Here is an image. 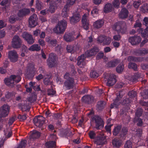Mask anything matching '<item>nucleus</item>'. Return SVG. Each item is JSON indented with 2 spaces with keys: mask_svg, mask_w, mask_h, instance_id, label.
<instances>
[{
  "mask_svg": "<svg viewBox=\"0 0 148 148\" xmlns=\"http://www.w3.org/2000/svg\"><path fill=\"white\" fill-rule=\"evenodd\" d=\"M67 25V23L64 20L59 21L55 27L53 29V31L57 34H63L65 32Z\"/></svg>",
  "mask_w": 148,
  "mask_h": 148,
  "instance_id": "nucleus-1",
  "label": "nucleus"
},
{
  "mask_svg": "<svg viewBox=\"0 0 148 148\" xmlns=\"http://www.w3.org/2000/svg\"><path fill=\"white\" fill-rule=\"evenodd\" d=\"M114 30L116 31L118 34H124L127 32V25L126 23L120 21L115 23L112 27Z\"/></svg>",
  "mask_w": 148,
  "mask_h": 148,
  "instance_id": "nucleus-2",
  "label": "nucleus"
},
{
  "mask_svg": "<svg viewBox=\"0 0 148 148\" xmlns=\"http://www.w3.org/2000/svg\"><path fill=\"white\" fill-rule=\"evenodd\" d=\"M35 64L33 62L29 63L27 67V72L25 77L28 79H32L35 75Z\"/></svg>",
  "mask_w": 148,
  "mask_h": 148,
  "instance_id": "nucleus-3",
  "label": "nucleus"
},
{
  "mask_svg": "<svg viewBox=\"0 0 148 148\" xmlns=\"http://www.w3.org/2000/svg\"><path fill=\"white\" fill-rule=\"evenodd\" d=\"M58 58L56 55L52 53L49 55V57L47 60V65L50 68L56 66L58 64Z\"/></svg>",
  "mask_w": 148,
  "mask_h": 148,
  "instance_id": "nucleus-4",
  "label": "nucleus"
},
{
  "mask_svg": "<svg viewBox=\"0 0 148 148\" xmlns=\"http://www.w3.org/2000/svg\"><path fill=\"white\" fill-rule=\"evenodd\" d=\"M11 45L14 49H18L21 48L22 41L20 37L17 35L14 36L11 42Z\"/></svg>",
  "mask_w": 148,
  "mask_h": 148,
  "instance_id": "nucleus-5",
  "label": "nucleus"
},
{
  "mask_svg": "<svg viewBox=\"0 0 148 148\" xmlns=\"http://www.w3.org/2000/svg\"><path fill=\"white\" fill-rule=\"evenodd\" d=\"M10 110V107L4 104L0 108V117H5L8 116Z\"/></svg>",
  "mask_w": 148,
  "mask_h": 148,
  "instance_id": "nucleus-6",
  "label": "nucleus"
},
{
  "mask_svg": "<svg viewBox=\"0 0 148 148\" xmlns=\"http://www.w3.org/2000/svg\"><path fill=\"white\" fill-rule=\"evenodd\" d=\"M33 121L36 126L40 127L45 123V118L42 116H37L34 118Z\"/></svg>",
  "mask_w": 148,
  "mask_h": 148,
  "instance_id": "nucleus-7",
  "label": "nucleus"
},
{
  "mask_svg": "<svg viewBox=\"0 0 148 148\" xmlns=\"http://www.w3.org/2000/svg\"><path fill=\"white\" fill-rule=\"evenodd\" d=\"M81 19V16L79 12H75L73 14V16L70 17L69 21L72 25H75L78 23Z\"/></svg>",
  "mask_w": 148,
  "mask_h": 148,
  "instance_id": "nucleus-8",
  "label": "nucleus"
},
{
  "mask_svg": "<svg viewBox=\"0 0 148 148\" xmlns=\"http://www.w3.org/2000/svg\"><path fill=\"white\" fill-rule=\"evenodd\" d=\"M38 17L37 15L34 14L31 16L28 19L29 26L31 27H34L38 24Z\"/></svg>",
  "mask_w": 148,
  "mask_h": 148,
  "instance_id": "nucleus-9",
  "label": "nucleus"
},
{
  "mask_svg": "<svg viewBox=\"0 0 148 148\" xmlns=\"http://www.w3.org/2000/svg\"><path fill=\"white\" fill-rule=\"evenodd\" d=\"M93 121H94L96 123V128L99 129L103 126V121L101 118L99 116H95L92 118Z\"/></svg>",
  "mask_w": 148,
  "mask_h": 148,
  "instance_id": "nucleus-10",
  "label": "nucleus"
},
{
  "mask_svg": "<svg viewBox=\"0 0 148 148\" xmlns=\"http://www.w3.org/2000/svg\"><path fill=\"white\" fill-rule=\"evenodd\" d=\"M141 41V37L137 35L130 37L128 38V41L133 45H137Z\"/></svg>",
  "mask_w": 148,
  "mask_h": 148,
  "instance_id": "nucleus-11",
  "label": "nucleus"
},
{
  "mask_svg": "<svg viewBox=\"0 0 148 148\" xmlns=\"http://www.w3.org/2000/svg\"><path fill=\"white\" fill-rule=\"evenodd\" d=\"M16 77L15 75H12L9 78H5L4 80L5 84L10 87H13L15 85L14 81Z\"/></svg>",
  "mask_w": 148,
  "mask_h": 148,
  "instance_id": "nucleus-12",
  "label": "nucleus"
},
{
  "mask_svg": "<svg viewBox=\"0 0 148 148\" xmlns=\"http://www.w3.org/2000/svg\"><path fill=\"white\" fill-rule=\"evenodd\" d=\"M22 37L24 38L30 45L33 44L34 42V39L33 38L32 35L27 32H24L22 35Z\"/></svg>",
  "mask_w": 148,
  "mask_h": 148,
  "instance_id": "nucleus-13",
  "label": "nucleus"
},
{
  "mask_svg": "<svg viewBox=\"0 0 148 148\" xmlns=\"http://www.w3.org/2000/svg\"><path fill=\"white\" fill-rule=\"evenodd\" d=\"M8 57L11 61L15 62L18 59V55L16 51L14 50L10 51L8 53Z\"/></svg>",
  "mask_w": 148,
  "mask_h": 148,
  "instance_id": "nucleus-14",
  "label": "nucleus"
},
{
  "mask_svg": "<svg viewBox=\"0 0 148 148\" xmlns=\"http://www.w3.org/2000/svg\"><path fill=\"white\" fill-rule=\"evenodd\" d=\"M86 57L84 55L79 56L77 58V64L80 67L83 68L85 65V62L84 61Z\"/></svg>",
  "mask_w": 148,
  "mask_h": 148,
  "instance_id": "nucleus-15",
  "label": "nucleus"
},
{
  "mask_svg": "<svg viewBox=\"0 0 148 148\" xmlns=\"http://www.w3.org/2000/svg\"><path fill=\"white\" fill-rule=\"evenodd\" d=\"M94 101V97L92 95H86L82 98V101L85 103L89 104Z\"/></svg>",
  "mask_w": 148,
  "mask_h": 148,
  "instance_id": "nucleus-16",
  "label": "nucleus"
},
{
  "mask_svg": "<svg viewBox=\"0 0 148 148\" xmlns=\"http://www.w3.org/2000/svg\"><path fill=\"white\" fill-rule=\"evenodd\" d=\"M123 97V96L121 95L120 93H119V95L117 96L115 99L114 100L113 103H112L110 105V108H112L114 106L117 108L118 106L120 105L121 102L120 101Z\"/></svg>",
  "mask_w": 148,
  "mask_h": 148,
  "instance_id": "nucleus-17",
  "label": "nucleus"
},
{
  "mask_svg": "<svg viewBox=\"0 0 148 148\" xmlns=\"http://www.w3.org/2000/svg\"><path fill=\"white\" fill-rule=\"evenodd\" d=\"M30 10L29 9H22L18 11L17 13V15L19 17H23L28 15L30 13Z\"/></svg>",
  "mask_w": 148,
  "mask_h": 148,
  "instance_id": "nucleus-18",
  "label": "nucleus"
},
{
  "mask_svg": "<svg viewBox=\"0 0 148 148\" xmlns=\"http://www.w3.org/2000/svg\"><path fill=\"white\" fill-rule=\"evenodd\" d=\"M82 26L85 30H88L89 28V21L87 19V16L86 14H84L82 16Z\"/></svg>",
  "mask_w": 148,
  "mask_h": 148,
  "instance_id": "nucleus-19",
  "label": "nucleus"
},
{
  "mask_svg": "<svg viewBox=\"0 0 148 148\" xmlns=\"http://www.w3.org/2000/svg\"><path fill=\"white\" fill-rule=\"evenodd\" d=\"M129 12L125 8H122L119 14V17L122 19L126 18L128 16Z\"/></svg>",
  "mask_w": 148,
  "mask_h": 148,
  "instance_id": "nucleus-20",
  "label": "nucleus"
},
{
  "mask_svg": "<svg viewBox=\"0 0 148 148\" xmlns=\"http://www.w3.org/2000/svg\"><path fill=\"white\" fill-rule=\"evenodd\" d=\"M136 56H142L148 53V50L144 48L136 50L134 52Z\"/></svg>",
  "mask_w": 148,
  "mask_h": 148,
  "instance_id": "nucleus-21",
  "label": "nucleus"
},
{
  "mask_svg": "<svg viewBox=\"0 0 148 148\" xmlns=\"http://www.w3.org/2000/svg\"><path fill=\"white\" fill-rule=\"evenodd\" d=\"M116 82V80L113 75H110L108 78L106 85L108 86H111L114 85Z\"/></svg>",
  "mask_w": 148,
  "mask_h": 148,
  "instance_id": "nucleus-22",
  "label": "nucleus"
},
{
  "mask_svg": "<svg viewBox=\"0 0 148 148\" xmlns=\"http://www.w3.org/2000/svg\"><path fill=\"white\" fill-rule=\"evenodd\" d=\"M99 49L97 47H94L90 50L87 51L86 52V56L88 57H90L95 55L99 51Z\"/></svg>",
  "mask_w": 148,
  "mask_h": 148,
  "instance_id": "nucleus-23",
  "label": "nucleus"
},
{
  "mask_svg": "<svg viewBox=\"0 0 148 148\" xmlns=\"http://www.w3.org/2000/svg\"><path fill=\"white\" fill-rule=\"evenodd\" d=\"M96 140L95 143L98 145H103L106 142V140L104 136H98Z\"/></svg>",
  "mask_w": 148,
  "mask_h": 148,
  "instance_id": "nucleus-24",
  "label": "nucleus"
},
{
  "mask_svg": "<svg viewBox=\"0 0 148 148\" xmlns=\"http://www.w3.org/2000/svg\"><path fill=\"white\" fill-rule=\"evenodd\" d=\"M64 85L65 86L69 89L72 88L74 85L73 79L69 78V79L66 80L64 82Z\"/></svg>",
  "mask_w": 148,
  "mask_h": 148,
  "instance_id": "nucleus-25",
  "label": "nucleus"
},
{
  "mask_svg": "<svg viewBox=\"0 0 148 148\" xmlns=\"http://www.w3.org/2000/svg\"><path fill=\"white\" fill-rule=\"evenodd\" d=\"M64 40L66 42H71L74 40V37L71 33H66L64 36Z\"/></svg>",
  "mask_w": 148,
  "mask_h": 148,
  "instance_id": "nucleus-26",
  "label": "nucleus"
},
{
  "mask_svg": "<svg viewBox=\"0 0 148 148\" xmlns=\"http://www.w3.org/2000/svg\"><path fill=\"white\" fill-rule=\"evenodd\" d=\"M40 136V133L36 130H34L30 132V135L29 136L30 139L34 140L38 138Z\"/></svg>",
  "mask_w": 148,
  "mask_h": 148,
  "instance_id": "nucleus-27",
  "label": "nucleus"
},
{
  "mask_svg": "<svg viewBox=\"0 0 148 148\" xmlns=\"http://www.w3.org/2000/svg\"><path fill=\"white\" fill-rule=\"evenodd\" d=\"M104 21L103 20H99L96 21L93 24V27L97 29L100 28L103 25Z\"/></svg>",
  "mask_w": 148,
  "mask_h": 148,
  "instance_id": "nucleus-28",
  "label": "nucleus"
},
{
  "mask_svg": "<svg viewBox=\"0 0 148 148\" xmlns=\"http://www.w3.org/2000/svg\"><path fill=\"white\" fill-rule=\"evenodd\" d=\"M132 102L131 99L126 97L123 99V100L121 101V103L123 106H128L130 105Z\"/></svg>",
  "mask_w": 148,
  "mask_h": 148,
  "instance_id": "nucleus-29",
  "label": "nucleus"
},
{
  "mask_svg": "<svg viewBox=\"0 0 148 148\" xmlns=\"http://www.w3.org/2000/svg\"><path fill=\"white\" fill-rule=\"evenodd\" d=\"M120 62L119 60L115 59L113 61L108 62L107 64L108 67H113L116 66L118 63Z\"/></svg>",
  "mask_w": 148,
  "mask_h": 148,
  "instance_id": "nucleus-30",
  "label": "nucleus"
},
{
  "mask_svg": "<svg viewBox=\"0 0 148 148\" xmlns=\"http://www.w3.org/2000/svg\"><path fill=\"white\" fill-rule=\"evenodd\" d=\"M112 143L113 147L116 148H119L122 144L121 140L116 138H114L112 140Z\"/></svg>",
  "mask_w": 148,
  "mask_h": 148,
  "instance_id": "nucleus-31",
  "label": "nucleus"
},
{
  "mask_svg": "<svg viewBox=\"0 0 148 148\" xmlns=\"http://www.w3.org/2000/svg\"><path fill=\"white\" fill-rule=\"evenodd\" d=\"M113 8L112 4L110 3H108L105 5L103 11L105 13H107L112 11Z\"/></svg>",
  "mask_w": 148,
  "mask_h": 148,
  "instance_id": "nucleus-32",
  "label": "nucleus"
},
{
  "mask_svg": "<svg viewBox=\"0 0 148 148\" xmlns=\"http://www.w3.org/2000/svg\"><path fill=\"white\" fill-rule=\"evenodd\" d=\"M121 127L122 125H118L115 126L112 132L113 135L115 136H117L119 133Z\"/></svg>",
  "mask_w": 148,
  "mask_h": 148,
  "instance_id": "nucleus-33",
  "label": "nucleus"
},
{
  "mask_svg": "<svg viewBox=\"0 0 148 148\" xmlns=\"http://www.w3.org/2000/svg\"><path fill=\"white\" fill-rule=\"evenodd\" d=\"M141 75L140 73H137L135 74L132 77V81L134 82L136 81H140L142 80V78L140 77Z\"/></svg>",
  "mask_w": 148,
  "mask_h": 148,
  "instance_id": "nucleus-34",
  "label": "nucleus"
},
{
  "mask_svg": "<svg viewBox=\"0 0 148 148\" xmlns=\"http://www.w3.org/2000/svg\"><path fill=\"white\" fill-rule=\"evenodd\" d=\"M37 97L36 93L35 92L31 94L30 97L27 98V100L31 103H33L36 101Z\"/></svg>",
  "mask_w": 148,
  "mask_h": 148,
  "instance_id": "nucleus-35",
  "label": "nucleus"
},
{
  "mask_svg": "<svg viewBox=\"0 0 148 148\" xmlns=\"http://www.w3.org/2000/svg\"><path fill=\"white\" fill-rule=\"evenodd\" d=\"M41 48L40 46L38 44H34L32 45L29 48V50L32 51H38L40 50Z\"/></svg>",
  "mask_w": 148,
  "mask_h": 148,
  "instance_id": "nucleus-36",
  "label": "nucleus"
},
{
  "mask_svg": "<svg viewBox=\"0 0 148 148\" xmlns=\"http://www.w3.org/2000/svg\"><path fill=\"white\" fill-rule=\"evenodd\" d=\"M106 102L104 101H99L97 102V107L99 110H101L105 107Z\"/></svg>",
  "mask_w": 148,
  "mask_h": 148,
  "instance_id": "nucleus-37",
  "label": "nucleus"
},
{
  "mask_svg": "<svg viewBox=\"0 0 148 148\" xmlns=\"http://www.w3.org/2000/svg\"><path fill=\"white\" fill-rule=\"evenodd\" d=\"M46 145L48 148H53L55 147L56 143L54 141H50L46 143Z\"/></svg>",
  "mask_w": 148,
  "mask_h": 148,
  "instance_id": "nucleus-38",
  "label": "nucleus"
},
{
  "mask_svg": "<svg viewBox=\"0 0 148 148\" xmlns=\"http://www.w3.org/2000/svg\"><path fill=\"white\" fill-rule=\"evenodd\" d=\"M134 122L137 123L138 126L139 127L141 126L143 124L142 119L138 117H135Z\"/></svg>",
  "mask_w": 148,
  "mask_h": 148,
  "instance_id": "nucleus-39",
  "label": "nucleus"
},
{
  "mask_svg": "<svg viewBox=\"0 0 148 148\" xmlns=\"http://www.w3.org/2000/svg\"><path fill=\"white\" fill-rule=\"evenodd\" d=\"M128 68L133 69L134 71H137V65L135 63L130 62L128 64Z\"/></svg>",
  "mask_w": 148,
  "mask_h": 148,
  "instance_id": "nucleus-40",
  "label": "nucleus"
},
{
  "mask_svg": "<svg viewBox=\"0 0 148 148\" xmlns=\"http://www.w3.org/2000/svg\"><path fill=\"white\" fill-rule=\"evenodd\" d=\"M124 69V66L123 64L122 63H121L116 67V71L118 73H120L123 71Z\"/></svg>",
  "mask_w": 148,
  "mask_h": 148,
  "instance_id": "nucleus-41",
  "label": "nucleus"
},
{
  "mask_svg": "<svg viewBox=\"0 0 148 148\" xmlns=\"http://www.w3.org/2000/svg\"><path fill=\"white\" fill-rule=\"evenodd\" d=\"M20 20L19 17H17L16 15H12L10 16L9 19V21L11 23H14L16 21Z\"/></svg>",
  "mask_w": 148,
  "mask_h": 148,
  "instance_id": "nucleus-42",
  "label": "nucleus"
},
{
  "mask_svg": "<svg viewBox=\"0 0 148 148\" xmlns=\"http://www.w3.org/2000/svg\"><path fill=\"white\" fill-rule=\"evenodd\" d=\"M43 3L39 0H37L36 3V8L40 10L43 8Z\"/></svg>",
  "mask_w": 148,
  "mask_h": 148,
  "instance_id": "nucleus-43",
  "label": "nucleus"
},
{
  "mask_svg": "<svg viewBox=\"0 0 148 148\" xmlns=\"http://www.w3.org/2000/svg\"><path fill=\"white\" fill-rule=\"evenodd\" d=\"M27 142L26 140H21L16 148H25L27 145Z\"/></svg>",
  "mask_w": 148,
  "mask_h": 148,
  "instance_id": "nucleus-44",
  "label": "nucleus"
},
{
  "mask_svg": "<svg viewBox=\"0 0 148 148\" xmlns=\"http://www.w3.org/2000/svg\"><path fill=\"white\" fill-rule=\"evenodd\" d=\"M141 34L142 37L145 38H147L148 37V27H146Z\"/></svg>",
  "mask_w": 148,
  "mask_h": 148,
  "instance_id": "nucleus-45",
  "label": "nucleus"
},
{
  "mask_svg": "<svg viewBox=\"0 0 148 148\" xmlns=\"http://www.w3.org/2000/svg\"><path fill=\"white\" fill-rule=\"evenodd\" d=\"M143 112V111L142 109L138 108L136 110L135 113V117H139L141 116Z\"/></svg>",
  "mask_w": 148,
  "mask_h": 148,
  "instance_id": "nucleus-46",
  "label": "nucleus"
},
{
  "mask_svg": "<svg viewBox=\"0 0 148 148\" xmlns=\"http://www.w3.org/2000/svg\"><path fill=\"white\" fill-rule=\"evenodd\" d=\"M129 98L131 99L135 97L136 95V92L133 90L130 91L128 94Z\"/></svg>",
  "mask_w": 148,
  "mask_h": 148,
  "instance_id": "nucleus-47",
  "label": "nucleus"
},
{
  "mask_svg": "<svg viewBox=\"0 0 148 148\" xmlns=\"http://www.w3.org/2000/svg\"><path fill=\"white\" fill-rule=\"evenodd\" d=\"M74 47L73 46L68 45L66 47V50L69 53H73L74 52Z\"/></svg>",
  "mask_w": 148,
  "mask_h": 148,
  "instance_id": "nucleus-48",
  "label": "nucleus"
},
{
  "mask_svg": "<svg viewBox=\"0 0 148 148\" xmlns=\"http://www.w3.org/2000/svg\"><path fill=\"white\" fill-rule=\"evenodd\" d=\"M132 143L129 140L127 141L124 145V148H132Z\"/></svg>",
  "mask_w": 148,
  "mask_h": 148,
  "instance_id": "nucleus-49",
  "label": "nucleus"
},
{
  "mask_svg": "<svg viewBox=\"0 0 148 148\" xmlns=\"http://www.w3.org/2000/svg\"><path fill=\"white\" fill-rule=\"evenodd\" d=\"M72 6L71 5L69 4L68 3H66V4L64 5L62 10L64 11L68 12L70 8Z\"/></svg>",
  "mask_w": 148,
  "mask_h": 148,
  "instance_id": "nucleus-50",
  "label": "nucleus"
},
{
  "mask_svg": "<svg viewBox=\"0 0 148 148\" xmlns=\"http://www.w3.org/2000/svg\"><path fill=\"white\" fill-rule=\"evenodd\" d=\"M111 40L110 38L106 36L103 42V44L107 45H109L111 42Z\"/></svg>",
  "mask_w": 148,
  "mask_h": 148,
  "instance_id": "nucleus-51",
  "label": "nucleus"
},
{
  "mask_svg": "<svg viewBox=\"0 0 148 148\" xmlns=\"http://www.w3.org/2000/svg\"><path fill=\"white\" fill-rule=\"evenodd\" d=\"M52 1H51L50 2V6L49 7V11L51 13H53L55 11L54 5H53Z\"/></svg>",
  "mask_w": 148,
  "mask_h": 148,
  "instance_id": "nucleus-52",
  "label": "nucleus"
},
{
  "mask_svg": "<svg viewBox=\"0 0 148 148\" xmlns=\"http://www.w3.org/2000/svg\"><path fill=\"white\" fill-rule=\"evenodd\" d=\"M90 76L91 77L97 78L99 76V74L95 71H92L90 73Z\"/></svg>",
  "mask_w": 148,
  "mask_h": 148,
  "instance_id": "nucleus-53",
  "label": "nucleus"
},
{
  "mask_svg": "<svg viewBox=\"0 0 148 148\" xmlns=\"http://www.w3.org/2000/svg\"><path fill=\"white\" fill-rule=\"evenodd\" d=\"M48 42L51 45L53 46H55L57 44V40L56 39L50 40L49 39L48 41Z\"/></svg>",
  "mask_w": 148,
  "mask_h": 148,
  "instance_id": "nucleus-54",
  "label": "nucleus"
},
{
  "mask_svg": "<svg viewBox=\"0 0 148 148\" xmlns=\"http://www.w3.org/2000/svg\"><path fill=\"white\" fill-rule=\"evenodd\" d=\"M112 3L114 7L115 8H118L119 7L120 4L119 0H114Z\"/></svg>",
  "mask_w": 148,
  "mask_h": 148,
  "instance_id": "nucleus-55",
  "label": "nucleus"
},
{
  "mask_svg": "<svg viewBox=\"0 0 148 148\" xmlns=\"http://www.w3.org/2000/svg\"><path fill=\"white\" fill-rule=\"evenodd\" d=\"M128 60L129 62H136V57L130 56L128 58Z\"/></svg>",
  "mask_w": 148,
  "mask_h": 148,
  "instance_id": "nucleus-56",
  "label": "nucleus"
},
{
  "mask_svg": "<svg viewBox=\"0 0 148 148\" xmlns=\"http://www.w3.org/2000/svg\"><path fill=\"white\" fill-rule=\"evenodd\" d=\"M56 93V91L53 89H49L47 90V94L49 95H54Z\"/></svg>",
  "mask_w": 148,
  "mask_h": 148,
  "instance_id": "nucleus-57",
  "label": "nucleus"
},
{
  "mask_svg": "<svg viewBox=\"0 0 148 148\" xmlns=\"http://www.w3.org/2000/svg\"><path fill=\"white\" fill-rule=\"evenodd\" d=\"M136 132V136H138V137H140L142 135V130L141 129H137Z\"/></svg>",
  "mask_w": 148,
  "mask_h": 148,
  "instance_id": "nucleus-58",
  "label": "nucleus"
},
{
  "mask_svg": "<svg viewBox=\"0 0 148 148\" xmlns=\"http://www.w3.org/2000/svg\"><path fill=\"white\" fill-rule=\"evenodd\" d=\"M88 134L91 139H94L96 136V134L93 131H90Z\"/></svg>",
  "mask_w": 148,
  "mask_h": 148,
  "instance_id": "nucleus-59",
  "label": "nucleus"
},
{
  "mask_svg": "<svg viewBox=\"0 0 148 148\" xmlns=\"http://www.w3.org/2000/svg\"><path fill=\"white\" fill-rule=\"evenodd\" d=\"M140 66L142 69L146 70L148 69V64L142 63L140 65Z\"/></svg>",
  "mask_w": 148,
  "mask_h": 148,
  "instance_id": "nucleus-60",
  "label": "nucleus"
},
{
  "mask_svg": "<svg viewBox=\"0 0 148 148\" xmlns=\"http://www.w3.org/2000/svg\"><path fill=\"white\" fill-rule=\"evenodd\" d=\"M30 108L27 105L24 104L21 108V110L23 111L29 110Z\"/></svg>",
  "mask_w": 148,
  "mask_h": 148,
  "instance_id": "nucleus-61",
  "label": "nucleus"
},
{
  "mask_svg": "<svg viewBox=\"0 0 148 148\" xmlns=\"http://www.w3.org/2000/svg\"><path fill=\"white\" fill-rule=\"evenodd\" d=\"M113 125V124L110 125H107L105 127V129L106 131L107 132H108V133L111 134V126Z\"/></svg>",
  "mask_w": 148,
  "mask_h": 148,
  "instance_id": "nucleus-62",
  "label": "nucleus"
},
{
  "mask_svg": "<svg viewBox=\"0 0 148 148\" xmlns=\"http://www.w3.org/2000/svg\"><path fill=\"white\" fill-rule=\"evenodd\" d=\"M144 94L143 95V98L144 99H147L148 98V89L144 90Z\"/></svg>",
  "mask_w": 148,
  "mask_h": 148,
  "instance_id": "nucleus-63",
  "label": "nucleus"
},
{
  "mask_svg": "<svg viewBox=\"0 0 148 148\" xmlns=\"http://www.w3.org/2000/svg\"><path fill=\"white\" fill-rule=\"evenodd\" d=\"M143 24L147 27H148V18L147 17H145L143 20Z\"/></svg>",
  "mask_w": 148,
  "mask_h": 148,
  "instance_id": "nucleus-64",
  "label": "nucleus"
}]
</instances>
